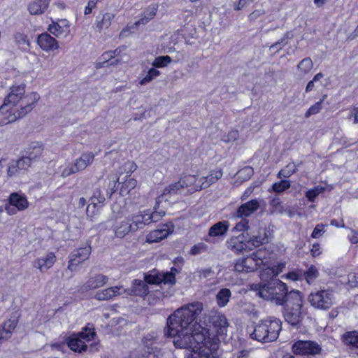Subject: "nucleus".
Returning a JSON list of instances; mask_svg holds the SVG:
<instances>
[{"label":"nucleus","mask_w":358,"mask_h":358,"mask_svg":"<svg viewBox=\"0 0 358 358\" xmlns=\"http://www.w3.org/2000/svg\"><path fill=\"white\" fill-rule=\"evenodd\" d=\"M202 310L203 303L196 301L178 308L167 318L164 335L173 338L176 348L182 349L189 345V332L197 323L196 318Z\"/></svg>","instance_id":"f257e3e1"},{"label":"nucleus","mask_w":358,"mask_h":358,"mask_svg":"<svg viewBox=\"0 0 358 358\" xmlns=\"http://www.w3.org/2000/svg\"><path fill=\"white\" fill-rule=\"evenodd\" d=\"M39 99L40 96L36 93L25 95L24 84L13 85L1 108L3 109L5 107H10L7 110H10L13 117L9 122H13L31 112Z\"/></svg>","instance_id":"f03ea898"},{"label":"nucleus","mask_w":358,"mask_h":358,"mask_svg":"<svg viewBox=\"0 0 358 358\" xmlns=\"http://www.w3.org/2000/svg\"><path fill=\"white\" fill-rule=\"evenodd\" d=\"M289 294L287 285L280 280L268 282L264 285L252 284L250 288V296H259L277 306L285 305L287 302Z\"/></svg>","instance_id":"7ed1b4c3"},{"label":"nucleus","mask_w":358,"mask_h":358,"mask_svg":"<svg viewBox=\"0 0 358 358\" xmlns=\"http://www.w3.org/2000/svg\"><path fill=\"white\" fill-rule=\"evenodd\" d=\"M208 330L201 328V331H193L189 332L191 337L190 343L184 349H192L189 358H219L217 355V345L212 344L210 338L207 336Z\"/></svg>","instance_id":"20e7f679"},{"label":"nucleus","mask_w":358,"mask_h":358,"mask_svg":"<svg viewBox=\"0 0 358 358\" xmlns=\"http://www.w3.org/2000/svg\"><path fill=\"white\" fill-rule=\"evenodd\" d=\"M265 251L262 249L254 252L249 257L250 266H248V271H252L255 269H261L259 276L263 281L274 280L273 278L277 276L285 267V263H279L272 266H267V261L265 259Z\"/></svg>","instance_id":"39448f33"},{"label":"nucleus","mask_w":358,"mask_h":358,"mask_svg":"<svg viewBox=\"0 0 358 358\" xmlns=\"http://www.w3.org/2000/svg\"><path fill=\"white\" fill-rule=\"evenodd\" d=\"M281 329L282 323L280 320H266L255 325L250 336L261 343L273 342L278 338Z\"/></svg>","instance_id":"423d86ee"},{"label":"nucleus","mask_w":358,"mask_h":358,"mask_svg":"<svg viewBox=\"0 0 358 358\" xmlns=\"http://www.w3.org/2000/svg\"><path fill=\"white\" fill-rule=\"evenodd\" d=\"M287 297V302L283 305L284 317L286 322L294 326L301 320L303 297L301 293L296 290L290 291Z\"/></svg>","instance_id":"0eeeda50"},{"label":"nucleus","mask_w":358,"mask_h":358,"mask_svg":"<svg viewBox=\"0 0 358 358\" xmlns=\"http://www.w3.org/2000/svg\"><path fill=\"white\" fill-rule=\"evenodd\" d=\"M96 333L93 327L88 324L83 330L78 334H73L65 338L67 346L73 352L82 353L87 349V345L83 341H92L94 340Z\"/></svg>","instance_id":"6e6552de"},{"label":"nucleus","mask_w":358,"mask_h":358,"mask_svg":"<svg viewBox=\"0 0 358 358\" xmlns=\"http://www.w3.org/2000/svg\"><path fill=\"white\" fill-rule=\"evenodd\" d=\"M157 338L151 334L143 337L144 348L138 351L131 352L129 358H162L161 349L156 345Z\"/></svg>","instance_id":"1a4fd4ad"},{"label":"nucleus","mask_w":358,"mask_h":358,"mask_svg":"<svg viewBox=\"0 0 358 358\" xmlns=\"http://www.w3.org/2000/svg\"><path fill=\"white\" fill-rule=\"evenodd\" d=\"M308 301L315 308L327 310L334 303V294L331 290L329 289L318 290L310 294Z\"/></svg>","instance_id":"9d476101"},{"label":"nucleus","mask_w":358,"mask_h":358,"mask_svg":"<svg viewBox=\"0 0 358 358\" xmlns=\"http://www.w3.org/2000/svg\"><path fill=\"white\" fill-rule=\"evenodd\" d=\"M193 182H194V176H189L187 180H180L166 187L164 189L163 193L157 198L155 208L157 209L159 207V204L163 200L168 201L172 196L178 194L182 189L187 187L189 184Z\"/></svg>","instance_id":"9b49d317"},{"label":"nucleus","mask_w":358,"mask_h":358,"mask_svg":"<svg viewBox=\"0 0 358 358\" xmlns=\"http://www.w3.org/2000/svg\"><path fill=\"white\" fill-rule=\"evenodd\" d=\"M29 206V202L26 196L20 192H13L8 199V203L4 206V210L10 215L17 213V211H22L27 209Z\"/></svg>","instance_id":"f8f14e48"},{"label":"nucleus","mask_w":358,"mask_h":358,"mask_svg":"<svg viewBox=\"0 0 358 358\" xmlns=\"http://www.w3.org/2000/svg\"><path fill=\"white\" fill-rule=\"evenodd\" d=\"M178 273L179 271L177 268L172 267L170 271L162 273L153 271L148 273L145 275V279L147 282L156 285L162 283L164 285H173L176 282V275Z\"/></svg>","instance_id":"ddd939ff"},{"label":"nucleus","mask_w":358,"mask_h":358,"mask_svg":"<svg viewBox=\"0 0 358 358\" xmlns=\"http://www.w3.org/2000/svg\"><path fill=\"white\" fill-rule=\"evenodd\" d=\"M209 322L215 329L217 336L224 339L229 327L225 315L217 311L213 312L209 316Z\"/></svg>","instance_id":"4468645a"},{"label":"nucleus","mask_w":358,"mask_h":358,"mask_svg":"<svg viewBox=\"0 0 358 358\" xmlns=\"http://www.w3.org/2000/svg\"><path fill=\"white\" fill-rule=\"evenodd\" d=\"M292 351L295 355H317L321 351L320 345L312 341H297L292 345Z\"/></svg>","instance_id":"2eb2a0df"},{"label":"nucleus","mask_w":358,"mask_h":358,"mask_svg":"<svg viewBox=\"0 0 358 358\" xmlns=\"http://www.w3.org/2000/svg\"><path fill=\"white\" fill-rule=\"evenodd\" d=\"M31 164L30 159L22 156L17 160L13 161L9 164L7 174L9 177H20L26 174Z\"/></svg>","instance_id":"dca6fc26"},{"label":"nucleus","mask_w":358,"mask_h":358,"mask_svg":"<svg viewBox=\"0 0 358 358\" xmlns=\"http://www.w3.org/2000/svg\"><path fill=\"white\" fill-rule=\"evenodd\" d=\"M174 225L171 222H166L163 225H159L155 230L150 231L146 236L148 243H157L166 238L173 231Z\"/></svg>","instance_id":"f3484780"},{"label":"nucleus","mask_w":358,"mask_h":358,"mask_svg":"<svg viewBox=\"0 0 358 358\" xmlns=\"http://www.w3.org/2000/svg\"><path fill=\"white\" fill-rule=\"evenodd\" d=\"M146 274L147 273L144 274L143 280L139 279L134 280L130 288L124 289L123 287V292L131 296H145L149 293L148 285H151L150 282H147L145 279Z\"/></svg>","instance_id":"a211bd4d"},{"label":"nucleus","mask_w":358,"mask_h":358,"mask_svg":"<svg viewBox=\"0 0 358 358\" xmlns=\"http://www.w3.org/2000/svg\"><path fill=\"white\" fill-rule=\"evenodd\" d=\"M37 43L45 51H53L59 48L57 40L48 33L38 36Z\"/></svg>","instance_id":"6ab92c4d"},{"label":"nucleus","mask_w":358,"mask_h":358,"mask_svg":"<svg viewBox=\"0 0 358 358\" xmlns=\"http://www.w3.org/2000/svg\"><path fill=\"white\" fill-rule=\"evenodd\" d=\"M222 176V171L220 170H214L210 174L206 177L201 178L197 182L194 180L196 190L205 189L211 184L215 182Z\"/></svg>","instance_id":"aec40b11"},{"label":"nucleus","mask_w":358,"mask_h":358,"mask_svg":"<svg viewBox=\"0 0 358 358\" xmlns=\"http://www.w3.org/2000/svg\"><path fill=\"white\" fill-rule=\"evenodd\" d=\"M228 243V248L236 254H240L246 250V237L243 233L233 236Z\"/></svg>","instance_id":"412c9836"},{"label":"nucleus","mask_w":358,"mask_h":358,"mask_svg":"<svg viewBox=\"0 0 358 358\" xmlns=\"http://www.w3.org/2000/svg\"><path fill=\"white\" fill-rule=\"evenodd\" d=\"M108 280L107 276L98 274L90 278L81 287L82 292L94 289L104 285Z\"/></svg>","instance_id":"4be33fe9"},{"label":"nucleus","mask_w":358,"mask_h":358,"mask_svg":"<svg viewBox=\"0 0 358 358\" xmlns=\"http://www.w3.org/2000/svg\"><path fill=\"white\" fill-rule=\"evenodd\" d=\"M232 217L242 218V220L237 223L236 225L233 228V232H241V234H244L245 231L246 230V203H244L239 206Z\"/></svg>","instance_id":"5701e85b"},{"label":"nucleus","mask_w":358,"mask_h":358,"mask_svg":"<svg viewBox=\"0 0 358 358\" xmlns=\"http://www.w3.org/2000/svg\"><path fill=\"white\" fill-rule=\"evenodd\" d=\"M123 293L122 286H115L97 292L94 297L96 299L99 301L109 300L113 297L118 294H122Z\"/></svg>","instance_id":"b1692460"},{"label":"nucleus","mask_w":358,"mask_h":358,"mask_svg":"<svg viewBox=\"0 0 358 358\" xmlns=\"http://www.w3.org/2000/svg\"><path fill=\"white\" fill-rule=\"evenodd\" d=\"M43 151V145L38 142H34L30 143L27 148L24 157L30 159V162L33 164L41 156Z\"/></svg>","instance_id":"393cba45"},{"label":"nucleus","mask_w":358,"mask_h":358,"mask_svg":"<svg viewBox=\"0 0 358 358\" xmlns=\"http://www.w3.org/2000/svg\"><path fill=\"white\" fill-rule=\"evenodd\" d=\"M50 0H34L28 4L27 8L31 15H42L48 8Z\"/></svg>","instance_id":"a878e982"},{"label":"nucleus","mask_w":358,"mask_h":358,"mask_svg":"<svg viewBox=\"0 0 358 358\" xmlns=\"http://www.w3.org/2000/svg\"><path fill=\"white\" fill-rule=\"evenodd\" d=\"M229 228L228 221H220L212 225L208 230V236L210 237L224 236L227 234Z\"/></svg>","instance_id":"bb28decb"},{"label":"nucleus","mask_w":358,"mask_h":358,"mask_svg":"<svg viewBox=\"0 0 358 358\" xmlns=\"http://www.w3.org/2000/svg\"><path fill=\"white\" fill-rule=\"evenodd\" d=\"M56 261V257L52 252L48 253L45 257L37 259L34 266L38 268L41 272H45L51 268Z\"/></svg>","instance_id":"cd10ccee"},{"label":"nucleus","mask_w":358,"mask_h":358,"mask_svg":"<svg viewBox=\"0 0 358 358\" xmlns=\"http://www.w3.org/2000/svg\"><path fill=\"white\" fill-rule=\"evenodd\" d=\"M91 252V247L86 245L72 252L69 257L72 259V261H75L76 264H79L89 258Z\"/></svg>","instance_id":"c85d7f7f"},{"label":"nucleus","mask_w":358,"mask_h":358,"mask_svg":"<svg viewBox=\"0 0 358 358\" xmlns=\"http://www.w3.org/2000/svg\"><path fill=\"white\" fill-rule=\"evenodd\" d=\"M158 10V5L155 3L150 4L142 13V17L134 23L135 26L141 24L145 25L148 24L152 19L155 17Z\"/></svg>","instance_id":"c756f323"},{"label":"nucleus","mask_w":358,"mask_h":358,"mask_svg":"<svg viewBox=\"0 0 358 358\" xmlns=\"http://www.w3.org/2000/svg\"><path fill=\"white\" fill-rule=\"evenodd\" d=\"M94 155L92 152L83 153L80 157L75 161L73 165L76 172L84 170L94 161Z\"/></svg>","instance_id":"7c9ffc66"},{"label":"nucleus","mask_w":358,"mask_h":358,"mask_svg":"<svg viewBox=\"0 0 358 358\" xmlns=\"http://www.w3.org/2000/svg\"><path fill=\"white\" fill-rule=\"evenodd\" d=\"M115 235L117 238H123L129 232H134L133 231L130 221L127 217L121 222L118 223L114 228Z\"/></svg>","instance_id":"2f4dec72"},{"label":"nucleus","mask_w":358,"mask_h":358,"mask_svg":"<svg viewBox=\"0 0 358 358\" xmlns=\"http://www.w3.org/2000/svg\"><path fill=\"white\" fill-rule=\"evenodd\" d=\"M313 68V62L310 57L303 59L297 65L296 75L300 78H303Z\"/></svg>","instance_id":"473e14b6"},{"label":"nucleus","mask_w":358,"mask_h":358,"mask_svg":"<svg viewBox=\"0 0 358 358\" xmlns=\"http://www.w3.org/2000/svg\"><path fill=\"white\" fill-rule=\"evenodd\" d=\"M119 62L118 59L114 58L112 51L104 52L96 63V68L101 69L108 66H114Z\"/></svg>","instance_id":"72a5a7b5"},{"label":"nucleus","mask_w":358,"mask_h":358,"mask_svg":"<svg viewBox=\"0 0 358 358\" xmlns=\"http://www.w3.org/2000/svg\"><path fill=\"white\" fill-rule=\"evenodd\" d=\"M109 193L107 190H102L100 188H96L92 196L90 197L91 203L87 206V210H89L90 205H92L94 208L97 206L99 204H102L106 201V196H108Z\"/></svg>","instance_id":"f704fd0d"},{"label":"nucleus","mask_w":358,"mask_h":358,"mask_svg":"<svg viewBox=\"0 0 358 358\" xmlns=\"http://www.w3.org/2000/svg\"><path fill=\"white\" fill-rule=\"evenodd\" d=\"M18 323V317L13 316L8 320L5 321L0 327L4 333V338L8 339L11 337L14 329L16 328Z\"/></svg>","instance_id":"c9c22d12"},{"label":"nucleus","mask_w":358,"mask_h":358,"mask_svg":"<svg viewBox=\"0 0 358 358\" xmlns=\"http://www.w3.org/2000/svg\"><path fill=\"white\" fill-rule=\"evenodd\" d=\"M231 292L228 288H222L216 294L217 303L220 307L227 306L231 298Z\"/></svg>","instance_id":"e433bc0d"},{"label":"nucleus","mask_w":358,"mask_h":358,"mask_svg":"<svg viewBox=\"0 0 358 358\" xmlns=\"http://www.w3.org/2000/svg\"><path fill=\"white\" fill-rule=\"evenodd\" d=\"M16 45L19 48L27 51L29 50L30 43L27 36L22 33H16L13 36Z\"/></svg>","instance_id":"4c0bfd02"},{"label":"nucleus","mask_w":358,"mask_h":358,"mask_svg":"<svg viewBox=\"0 0 358 358\" xmlns=\"http://www.w3.org/2000/svg\"><path fill=\"white\" fill-rule=\"evenodd\" d=\"M129 220L131 222L133 231L135 232L139 229H143L144 227L143 216L142 212L137 214H132L128 216Z\"/></svg>","instance_id":"58836bf2"},{"label":"nucleus","mask_w":358,"mask_h":358,"mask_svg":"<svg viewBox=\"0 0 358 358\" xmlns=\"http://www.w3.org/2000/svg\"><path fill=\"white\" fill-rule=\"evenodd\" d=\"M343 341L347 345L358 348V331L347 332L343 336Z\"/></svg>","instance_id":"ea45409f"},{"label":"nucleus","mask_w":358,"mask_h":358,"mask_svg":"<svg viewBox=\"0 0 358 358\" xmlns=\"http://www.w3.org/2000/svg\"><path fill=\"white\" fill-rule=\"evenodd\" d=\"M115 17V15L110 13H106L103 15L100 20H96V27L99 30L106 29L111 24V20Z\"/></svg>","instance_id":"a19ab883"},{"label":"nucleus","mask_w":358,"mask_h":358,"mask_svg":"<svg viewBox=\"0 0 358 358\" xmlns=\"http://www.w3.org/2000/svg\"><path fill=\"white\" fill-rule=\"evenodd\" d=\"M326 189V187L322 185H317L314 187L313 188L309 189L306 192V197L308 199V200L310 202L315 201L317 196L323 193Z\"/></svg>","instance_id":"79ce46f5"},{"label":"nucleus","mask_w":358,"mask_h":358,"mask_svg":"<svg viewBox=\"0 0 358 358\" xmlns=\"http://www.w3.org/2000/svg\"><path fill=\"white\" fill-rule=\"evenodd\" d=\"M303 280L310 284L313 282L318 276V271L315 266H311L308 268L307 271H304L302 270Z\"/></svg>","instance_id":"37998d69"},{"label":"nucleus","mask_w":358,"mask_h":358,"mask_svg":"<svg viewBox=\"0 0 358 358\" xmlns=\"http://www.w3.org/2000/svg\"><path fill=\"white\" fill-rule=\"evenodd\" d=\"M291 186V183L289 180H281L273 184L271 190L276 193H282L285 190L288 189Z\"/></svg>","instance_id":"c03bdc74"},{"label":"nucleus","mask_w":358,"mask_h":358,"mask_svg":"<svg viewBox=\"0 0 358 358\" xmlns=\"http://www.w3.org/2000/svg\"><path fill=\"white\" fill-rule=\"evenodd\" d=\"M171 62V57L168 55L159 56L155 59L152 66L155 68H162L167 66Z\"/></svg>","instance_id":"a18cd8bd"},{"label":"nucleus","mask_w":358,"mask_h":358,"mask_svg":"<svg viewBox=\"0 0 358 358\" xmlns=\"http://www.w3.org/2000/svg\"><path fill=\"white\" fill-rule=\"evenodd\" d=\"M137 181L135 179L129 178L126 180L120 189L121 194H127L129 192V191L135 187L136 185Z\"/></svg>","instance_id":"49530a36"},{"label":"nucleus","mask_w":358,"mask_h":358,"mask_svg":"<svg viewBox=\"0 0 358 358\" xmlns=\"http://www.w3.org/2000/svg\"><path fill=\"white\" fill-rule=\"evenodd\" d=\"M159 75V71L157 70L155 68L150 69L145 76L141 79L139 83L142 85H146L150 83L152 79L157 77Z\"/></svg>","instance_id":"de8ad7c7"},{"label":"nucleus","mask_w":358,"mask_h":358,"mask_svg":"<svg viewBox=\"0 0 358 358\" xmlns=\"http://www.w3.org/2000/svg\"><path fill=\"white\" fill-rule=\"evenodd\" d=\"M288 38H289V34L287 33L280 41L270 46V50L278 52L284 45L288 43Z\"/></svg>","instance_id":"09e8293b"},{"label":"nucleus","mask_w":358,"mask_h":358,"mask_svg":"<svg viewBox=\"0 0 358 358\" xmlns=\"http://www.w3.org/2000/svg\"><path fill=\"white\" fill-rule=\"evenodd\" d=\"M208 246L204 243H199L193 245L189 251V254L192 255H197L203 252H207Z\"/></svg>","instance_id":"8fccbe9b"},{"label":"nucleus","mask_w":358,"mask_h":358,"mask_svg":"<svg viewBox=\"0 0 358 358\" xmlns=\"http://www.w3.org/2000/svg\"><path fill=\"white\" fill-rule=\"evenodd\" d=\"M48 31L57 37L66 32V30L57 22H52L48 26Z\"/></svg>","instance_id":"3c124183"},{"label":"nucleus","mask_w":358,"mask_h":358,"mask_svg":"<svg viewBox=\"0 0 358 358\" xmlns=\"http://www.w3.org/2000/svg\"><path fill=\"white\" fill-rule=\"evenodd\" d=\"M322 102L323 100H320L311 106L305 114L306 117H309L312 115L317 114L322 108Z\"/></svg>","instance_id":"603ef678"},{"label":"nucleus","mask_w":358,"mask_h":358,"mask_svg":"<svg viewBox=\"0 0 358 358\" xmlns=\"http://www.w3.org/2000/svg\"><path fill=\"white\" fill-rule=\"evenodd\" d=\"M265 241H267L266 237L253 236L250 240L248 241V248H250L251 246L257 248Z\"/></svg>","instance_id":"864d4df0"},{"label":"nucleus","mask_w":358,"mask_h":358,"mask_svg":"<svg viewBox=\"0 0 358 358\" xmlns=\"http://www.w3.org/2000/svg\"><path fill=\"white\" fill-rule=\"evenodd\" d=\"M214 273H215L214 271L210 268L199 269L196 271V274L200 279H202V278L210 279L213 276Z\"/></svg>","instance_id":"5fc2aeb1"},{"label":"nucleus","mask_w":358,"mask_h":358,"mask_svg":"<svg viewBox=\"0 0 358 358\" xmlns=\"http://www.w3.org/2000/svg\"><path fill=\"white\" fill-rule=\"evenodd\" d=\"M285 278L293 280H303L302 269H296L295 271L289 272Z\"/></svg>","instance_id":"6e6d98bb"},{"label":"nucleus","mask_w":358,"mask_h":358,"mask_svg":"<svg viewBox=\"0 0 358 358\" xmlns=\"http://www.w3.org/2000/svg\"><path fill=\"white\" fill-rule=\"evenodd\" d=\"M238 131L236 130H233L229 131L227 135L224 136L222 138V141L225 143L234 141L238 139Z\"/></svg>","instance_id":"4d7b16f0"},{"label":"nucleus","mask_w":358,"mask_h":358,"mask_svg":"<svg viewBox=\"0 0 358 358\" xmlns=\"http://www.w3.org/2000/svg\"><path fill=\"white\" fill-rule=\"evenodd\" d=\"M284 173L285 174V178H289L292 174H294L296 170V166L294 163H290L287 164L284 169H282Z\"/></svg>","instance_id":"13d9d810"},{"label":"nucleus","mask_w":358,"mask_h":358,"mask_svg":"<svg viewBox=\"0 0 358 358\" xmlns=\"http://www.w3.org/2000/svg\"><path fill=\"white\" fill-rule=\"evenodd\" d=\"M158 208H155V206H154V211L152 213H150L151 215V220H152V222H156L159 221L164 215L165 211L164 210H158Z\"/></svg>","instance_id":"bf43d9fd"},{"label":"nucleus","mask_w":358,"mask_h":358,"mask_svg":"<svg viewBox=\"0 0 358 358\" xmlns=\"http://www.w3.org/2000/svg\"><path fill=\"white\" fill-rule=\"evenodd\" d=\"M324 225L322 224H317L313 231L311 234V236L313 238H318L324 233Z\"/></svg>","instance_id":"052dcab7"},{"label":"nucleus","mask_w":358,"mask_h":358,"mask_svg":"<svg viewBox=\"0 0 358 358\" xmlns=\"http://www.w3.org/2000/svg\"><path fill=\"white\" fill-rule=\"evenodd\" d=\"M246 268V257H242L241 259H238L236 263L235 264L234 268L235 271L241 273L245 271V268Z\"/></svg>","instance_id":"680f3d73"},{"label":"nucleus","mask_w":358,"mask_h":358,"mask_svg":"<svg viewBox=\"0 0 358 358\" xmlns=\"http://www.w3.org/2000/svg\"><path fill=\"white\" fill-rule=\"evenodd\" d=\"M259 208V202L257 200H252L248 202V217Z\"/></svg>","instance_id":"e2e57ef3"},{"label":"nucleus","mask_w":358,"mask_h":358,"mask_svg":"<svg viewBox=\"0 0 358 358\" xmlns=\"http://www.w3.org/2000/svg\"><path fill=\"white\" fill-rule=\"evenodd\" d=\"M77 173L73 165L68 166L64 168L62 171L61 176L63 178H66L72 174Z\"/></svg>","instance_id":"0e129e2a"},{"label":"nucleus","mask_w":358,"mask_h":358,"mask_svg":"<svg viewBox=\"0 0 358 358\" xmlns=\"http://www.w3.org/2000/svg\"><path fill=\"white\" fill-rule=\"evenodd\" d=\"M142 215L143 216L144 226L152 222V220H151L150 212L149 210L142 212Z\"/></svg>","instance_id":"69168bd1"},{"label":"nucleus","mask_w":358,"mask_h":358,"mask_svg":"<svg viewBox=\"0 0 358 358\" xmlns=\"http://www.w3.org/2000/svg\"><path fill=\"white\" fill-rule=\"evenodd\" d=\"M271 206L275 209V210H277L279 207H281L282 206V203H281V201L279 198L276 197V198H273L271 201Z\"/></svg>","instance_id":"338daca9"},{"label":"nucleus","mask_w":358,"mask_h":358,"mask_svg":"<svg viewBox=\"0 0 358 358\" xmlns=\"http://www.w3.org/2000/svg\"><path fill=\"white\" fill-rule=\"evenodd\" d=\"M78 264H76L75 261H72V259L70 258V259L69 261L68 267L66 269V273H68L70 271H71V273H73V271L74 270V267L78 266Z\"/></svg>","instance_id":"774afa93"}]
</instances>
